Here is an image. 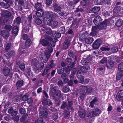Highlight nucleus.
<instances>
[{"instance_id":"obj_1","label":"nucleus","mask_w":123,"mask_h":123,"mask_svg":"<svg viewBox=\"0 0 123 123\" xmlns=\"http://www.w3.org/2000/svg\"><path fill=\"white\" fill-rule=\"evenodd\" d=\"M8 24V21L7 19H5L3 17L0 18V29L4 28L7 30L2 31L1 33V35L3 38H7L9 35V32L12 28L11 26L8 25L5 26L6 24Z\"/></svg>"},{"instance_id":"obj_2","label":"nucleus","mask_w":123,"mask_h":123,"mask_svg":"<svg viewBox=\"0 0 123 123\" xmlns=\"http://www.w3.org/2000/svg\"><path fill=\"white\" fill-rule=\"evenodd\" d=\"M47 15V17L45 18L44 19L45 23L53 27L57 26L58 24V22L52 20L53 15V12H48Z\"/></svg>"},{"instance_id":"obj_3","label":"nucleus","mask_w":123,"mask_h":123,"mask_svg":"<svg viewBox=\"0 0 123 123\" xmlns=\"http://www.w3.org/2000/svg\"><path fill=\"white\" fill-rule=\"evenodd\" d=\"M47 49L50 53L46 51L44 55L43 54L39 56L41 61L44 63H46L47 62L50 56V53L52 52L53 51V49L51 47H47Z\"/></svg>"},{"instance_id":"obj_4","label":"nucleus","mask_w":123,"mask_h":123,"mask_svg":"<svg viewBox=\"0 0 123 123\" xmlns=\"http://www.w3.org/2000/svg\"><path fill=\"white\" fill-rule=\"evenodd\" d=\"M109 20H105L103 22L100 24L99 25H96V26H93L92 28V31L94 32L97 29V28L99 29H101L104 28L107 25H110V22Z\"/></svg>"},{"instance_id":"obj_5","label":"nucleus","mask_w":123,"mask_h":123,"mask_svg":"<svg viewBox=\"0 0 123 123\" xmlns=\"http://www.w3.org/2000/svg\"><path fill=\"white\" fill-rule=\"evenodd\" d=\"M31 65L35 69L40 70L43 68L44 66V64L43 62L39 63L37 60L36 58H34L33 60Z\"/></svg>"},{"instance_id":"obj_6","label":"nucleus","mask_w":123,"mask_h":123,"mask_svg":"<svg viewBox=\"0 0 123 123\" xmlns=\"http://www.w3.org/2000/svg\"><path fill=\"white\" fill-rule=\"evenodd\" d=\"M100 110L97 108L93 109L87 115V117H92L96 116H98L101 113Z\"/></svg>"},{"instance_id":"obj_7","label":"nucleus","mask_w":123,"mask_h":123,"mask_svg":"<svg viewBox=\"0 0 123 123\" xmlns=\"http://www.w3.org/2000/svg\"><path fill=\"white\" fill-rule=\"evenodd\" d=\"M51 91L53 93V95L54 98L57 101L59 102L60 101V100H59V98H60L61 96V92L59 91H56L54 89H52Z\"/></svg>"},{"instance_id":"obj_8","label":"nucleus","mask_w":123,"mask_h":123,"mask_svg":"<svg viewBox=\"0 0 123 123\" xmlns=\"http://www.w3.org/2000/svg\"><path fill=\"white\" fill-rule=\"evenodd\" d=\"M43 111L41 109H39L40 116V118H46L47 115L48 110L45 108H43Z\"/></svg>"},{"instance_id":"obj_9","label":"nucleus","mask_w":123,"mask_h":123,"mask_svg":"<svg viewBox=\"0 0 123 123\" xmlns=\"http://www.w3.org/2000/svg\"><path fill=\"white\" fill-rule=\"evenodd\" d=\"M80 88L81 90L85 93H90L92 91V89L91 88H88L86 86H82L80 87Z\"/></svg>"},{"instance_id":"obj_10","label":"nucleus","mask_w":123,"mask_h":123,"mask_svg":"<svg viewBox=\"0 0 123 123\" xmlns=\"http://www.w3.org/2000/svg\"><path fill=\"white\" fill-rule=\"evenodd\" d=\"M123 98V90L120 91L117 94L116 98L118 101L121 100Z\"/></svg>"},{"instance_id":"obj_11","label":"nucleus","mask_w":123,"mask_h":123,"mask_svg":"<svg viewBox=\"0 0 123 123\" xmlns=\"http://www.w3.org/2000/svg\"><path fill=\"white\" fill-rule=\"evenodd\" d=\"M102 21L100 17L99 16L95 17L94 20L93 22L96 25H99V24Z\"/></svg>"},{"instance_id":"obj_12","label":"nucleus","mask_w":123,"mask_h":123,"mask_svg":"<svg viewBox=\"0 0 123 123\" xmlns=\"http://www.w3.org/2000/svg\"><path fill=\"white\" fill-rule=\"evenodd\" d=\"M45 38L46 39L48 40L51 41L52 43L51 46L54 47L55 45V40H53L48 35H46L45 36Z\"/></svg>"},{"instance_id":"obj_13","label":"nucleus","mask_w":123,"mask_h":123,"mask_svg":"<svg viewBox=\"0 0 123 123\" xmlns=\"http://www.w3.org/2000/svg\"><path fill=\"white\" fill-rule=\"evenodd\" d=\"M100 41L99 40H97L95 41L93 44V48L97 49L100 46Z\"/></svg>"},{"instance_id":"obj_14","label":"nucleus","mask_w":123,"mask_h":123,"mask_svg":"<svg viewBox=\"0 0 123 123\" xmlns=\"http://www.w3.org/2000/svg\"><path fill=\"white\" fill-rule=\"evenodd\" d=\"M18 31V28L17 26H14L12 31V34L13 36H15L17 35Z\"/></svg>"},{"instance_id":"obj_15","label":"nucleus","mask_w":123,"mask_h":123,"mask_svg":"<svg viewBox=\"0 0 123 123\" xmlns=\"http://www.w3.org/2000/svg\"><path fill=\"white\" fill-rule=\"evenodd\" d=\"M80 73V70H79L77 72V77L79 79L80 82L82 83L84 81V79L83 77L80 75L81 74V73Z\"/></svg>"},{"instance_id":"obj_16","label":"nucleus","mask_w":123,"mask_h":123,"mask_svg":"<svg viewBox=\"0 0 123 123\" xmlns=\"http://www.w3.org/2000/svg\"><path fill=\"white\" fill-rule=\"evenodd\" d=\"M40 43L44 46H49L50 44L48 41L44 39L41 40Z\"/></svg>"},{"instance_id":"obj_17","label":"nucleus","mask_w":123,"mask_h":123,"mask_svg":"<svg viewBox=\"0 0 123 123\" xmlns=\"http://www.w3.org/2000/svg\"><path fill=\"white\" fill-rule=\"evenodd\" d=\"M112 58H110V61L107 64V67L109 68H111L114 65V63L112 61Z\"/></svg>"},{"instance_id":"obj_18","label":"nucleus","mask_w":123,"mask_h":123,"mask_svg":"<svg viewBox=\"0 0 123 123\" xmlns=\"http://www.w3.org/2000/svg\"><path fill=\"white\" fill-rule=\"evenodd\" d=\"M2 15L3 16L9 17L11 16L10 12L7 10H5L2 12Z\"/></svg>"},{"instance_id":"obj_19","label":"nucleus","mask_w":123,"mask_h":123,"mask_svg":"<svg viewBox=\"0 0 123 123\" xmlns=\"http://www.w3.org/2000/svg\"><path fill=\"white\" fill-rule=\"evenodd\" d=\"M43 11L41 9H39L37 11L36 14L38 17H41L43 16Z\"/></svg>"},{"instance_id":"obj_20","label":"nucleus","mask_w":123,"mask_h":123,"mask_svg":"<svg viewBox=\"0 0 123 123\" xmlns=\"http://www.w3.org/2000/svg\"><path fill=\"white\" fill-rule=\"evenodd\" d=\"M78 114L79 116L81 118H84L85 116V113L84 111L83 110L81 111L78 112Z\"/></svg>"},{"instance_id":"obj_21","label":"nucleus","mask_w":123,"mask_h":123,"mask_svg":"<svg viewBox=\"0 0 123 123\" xmlns=\"http://www.w3.org/2000/svg\"><path fill=\"white\" fill-rule=\"evenodd\" d=\"M51 102L49 99H45L43 101L42 103L43 105H50L51 104Z\"/></svg>"},{"instance_id":"obj_22","label":"nucleus","mask_w":123,"mask_h":123,"mask_svg":"<svg viewBox=\"0 0 123 123\" xmlns=\"http://www.w3.org/2000/svg\"><path fill=\"white\" fill-rule=\"evenodd\" d=\"M123 79V72H120L119 74H117L116 77V79L117 80H119L120 78Z\"/></svg>"},{"instance_id":"obj_23","label":"nucleus","mask_w":123,"mask_h":123,"mask_svg":"<svg viewBox=\"0 0 123 123\" xmlns=\"http://www.w3.org/2000/svg\"><path fill=\"white\" fill-rule=\"evenodd\" d=\"M53 36L56 38L60 37L61 35L60 33L56 31H53L52 33Z\"/></svg>"},{"instance_id":"obj_24","label":"nucleus","mask_w":123,"mask_h":123,"mask_svg":"<svg viewBox=\"0 0 123 123\" xmlns=\"http://www.w3.org/2000/svg\"><path fill=\"white\" fill-rule=\"evenodd\" d=\"M101 50L102 51H108L110 49L109 47L107 45H103L100 48Z\"/></svg>"},{"instance_id":"obj_25","label":"nucleus","mask_w":123,"mask_h":123,"mask_svg":"<svg viewBox=\"0 0 123 123\" xmlns=\"http://www.w3.org/2000/svg\"><path fill=\"white\" fill-rule=\"evenodd\" d=\"M10 71L9 68L7 67H6L3 70V73L5 75L7 76L8 75Z\"/></svg>"},{"instance_id":"obj_26","label":"nucleus","mask_w":123,"mask_h":123,"mask_svg":"<svg viewBox=\"0 0 123 123\" xmlns=\"http://www.w3.org/2000/svg\"><path fill=\"white\" fill-rule=\"evenodd\" d=\"M85 42L87 44L91 43L93 41V40L92 38L90 37L86 38L85 40Z\"/></svg>"},{"instance_id":"obj_27","label":"nucleus","mask_w":123,"mask_h":123,"mask_svg":"<svg viewBox=\"0 0 123 123\" xmlns=\"http://www.w3.org/2000/svg\"><path fill=\"white\" fill-rule=\"evenodd\" d=\"M121 9L120 6H117L115 7L113 10V12L115 13H118Z\"/></svg>"},{"instance_id":"obj_28","label":"nucleus","mask_w":123,"mask_h":123,"mask_svg":"<svg viewBox=\"0 0 123 123\" xmlns=\"http://www.w3.org/2000/svg\"><path fill=\"white\" fill-rule=\"evenodd\" d=\"M8 112L9 113H11L12 116H15L18 113L17 111H12V109H10L8 110Z\"/></svg>"},{"instance_id":"obj_29","label":"nucleus","mask_w":123,"mask_h":123,"mask_svg":"<svg viewBox=\"0 0 123 123\" xmlns=\"http://www.w3.org/2000/svg\"><path fill=\"white\" fill-rule=\"evenodd\" d=\"M51 65H53V64H52L49 66H47L44 70V72L42 73V74L43 75L44 74H47L48 70L51 68Z\"/></svg>"},{"instance_id":"obj_30","label":"nucleus","mask_w":123,"mask_h":123,"mask_svg":"<svg viewBox=\"0 0 123 123\" xmlns=\"http://www.w3.org/2000/svg\"><path fill=\"white\" fill-rule=\"evenodd\" d=\"M122 20L121 19H119L116 22V25L117 27H119L122 25Z\"/></svg>"},{"instance_id":"obj_31","label":"nucleus","mask_w":123,"mask_h":123,"mask_svg":"<svg viewBox=\"0 0 123 123\" xmlns=\"http://www.w3.org/2000/svg\"><path fill=\"white\" fill-rule=\"evenodd\" d=\"M100 10V8L98 7H95L93 8L92 10V11L94 13H96L98 12Z\"/></svg>"},{"instance_id":"obj_32","label":"nucleus","mask_w":123,"mask_h":123,"mask_svg":"<svg viewBox=\"0 0 123 123\" xmlns=\"http://www.w3.org/2000/svg\"><path fill=\"white\" fill-rule=\"evenodd\" d=\"M23 81L22 80H21L17 82L16 83V85L17 87H20L23 84Z\"/></svg>"},{"instance_id":"obj_33","label":"nucleus","mask_w":123,"mask_h":123,"mask_svg":"<svg viewBox=\"0 0 123 123\" xmlns=\"http://www.w3.org/2000/svg\"><path fill=\"white\" fill-rule=\"evenodd\" d=\"M54 10L56 12H58L60 10L61 8L57 5H55L54 6Z\"/></svg>"},{"instance_id":"obj_34","label":"nucleus","mask_w":123,"mask_h":123,"mask_svg":"<svg viewBox=\"0 0 123 123\" xmlns=\"http://www.w3.org/2000/svg\"><path fill=\"white\" fill-rule=\"evenodd\" d=\"M69 44L70 41L69 40H67V41H65L64 42V48L65 49H67L69 46Z\"/></svg>"},{"instance_id":"obj_35","label":"nucleus","mask_w":123,"mask_h":123,"mask_svg":"<svg viewBox=\"0 0 123 123\" xmlns=\"http://www.w3.org/2000/svg\"><path fill=\"white\" fill-rule=\"evenodd\" d=\"M31 41L30 39H28L26 41L25 45L26 47H28L30 46L31 44Z\"/></svg>"},{"instance_id":"obj_36","label":"nucleus","mask_w":123,"mask_h":123,"mask_svg":"<svg viewBox=\"0 0 123 123\" xmlns=\"http://www.w3.org/2000/svg\"><path fill=\"white\" fill-rule=\"evenodd\" d=\"M118 68L120 72L123 71V63H121L119 65Z\"/></svg>"},{"instance_id":"obj_37","label":"nucleus","mask_w":123,"mask_h":123,"mask_svg":"<svg viewBox=\"0 0 123 123\" xmlns=\"http://www.w3.org/2000/svg\"><path fill=\"white\" fill-rule=\"evenodd\" d=\"M15 54V52L14 51H11L10 52V55H5V54H4V55L5 56H6V57L7 59H8L9 58V57L11 56H13V55H14Z\"/></svg>"},{"instance_id":"obj_38","label":"nucleus","mask_w":123,"mask_h":123,"mask_svg":"<svg viewBox=\"0 0 123 123\" xmlns=\"http://www.w3.org/2000/svg\"><path fill=\"white\" fill-rule=\"evenodd\" d=\"M76 70L75 69H73L72 71L71 74L70 76V79L71 80H72L74 78V76L75 75Z\"/></svg>"},{"instance_id":"obj_39","label":"nucleus","mask_w":123,"mask_h":123,"mask_svg":"<svg viewBox=\"0 0 123 123\" xmlns=\"http://www.w3.org/2000/svg\"><path fill=\"white\" fill-rule=\"evenodd\" d=\"M29 96V95L28 94H26L25 95L23 96L22 98V100L24 101H26L28 99V98Z\"/></svg>"},{"instance_id":"obj_40","label":"nucleus","mask_w":123,"mask_h":123,"mask_svg":"<svg viewBox=\"0 0 123 123\" xmlns=\"http://www.w3.org/2000/svg\"><path fill=\"white\" fill-rule=\"evenodd\" d=\"M97 101L96 99H95L93 100L90 103L89 106L91 107H92L94 104H95L96 102Z\"/></svg>"},{"instance_id":"obj_41","label":"nucleus","mask_w":123,"mask_h":123,"mask_svg":"<svg viewBox=\"0 0 123 123\" xmlns=\"http://www.w3.org/2000/svg\"><path fill=\"white\" fill-rule=\"evenodd\" d=\"M59 30L62 33H64L65 31V28L64 27H61Z\"/></svg>"},{"instance_id":"obj_42","label":"nucleus","mask_w":123,"mask_h":123,"mask_svg":"<svg viewBox=\"0 0 123 123\" xmlns=\"http://www.w3.org/2000/svg\"><path fill=\"white\" fill-rule=\"evenodd\" d=\"M63 69L62 68H59L57 70V72L58 74H62L63 73Z\"/></svg>"},{"instance_id":"obj_43","label":"nucleus","mask_w":123,"mask_h":123,"mask_svg":"<svg viewBox=\"0 0 123 123\" xmlns=\"http://www.w3.org/2000/svg\"><path fill=\"white\" fill-rule=\"evenodd\" d=\"M20 98V97H18V96L15 97V98H14L13 100L14 102H17L19 100V99Z\"/></svg>"},{"instance_id":"obj_44","label":"nucleus","mask_w":123,"mask_h":123,"mask_svg":"<svg viewBox=\"0 0 123 123\" xmlns=\"http://www.w3.org/2000/svg\"><path fill=\"white\" fill-rule=\"evenodd\" d=\"M72 62V60L70 58L67 59L66 61V63L68 65L70 64Z\"/></svg>"},{"instance_id":"obj_45","label":"nucleus","mask_w":123,"mask_h":123,"mask_svg":"<svg viewBox=\"0 0 123 123\" xmlns=\"http://www.w3.org/2000/svg\"><path fill=\"white\" fill-rule=\"evenodd\" d=\"M107 61V59L106 57H104L103 58L101 61L100 62L102 64L105 63Z\"/></svg>"},{"instance_id":"obj_46","label":"nucleus","mask_w":123,"mask_h":123,"mask_svg":"<svg viewBox=\"0 0 123 123\" xmlns=\"http://www.w3.org/2000/svg\"><path fill=\"white\" fill-rule=\"evenodd\" d=\"M63 90L64 92L66 93L69 91V89L68 87H65L63 88Z\"/></svg>"},{"instance_id":"obj_47","label":"nucleus","mask_w":123,"mask_h":123,"mask_svg":"<svg viewBox=\"0 0 123 123\" xmlns=\"http://www.w3.org/2000/svg\"><path fill=\"white\" fill-rule=\"evenodd\" d=\"M111 50L112 51L115 52L118 50V48L117 47H114L112 48Z\"/></svg>"},{"instance_id":"obj_48","label":"nucleus","mask_w":123,"mask_h":123,"mask_svg":"<svg viewBox=\"0 0 123 123\" xmlns=\"http://www.w3.org/2000/svg\"><path fill=\"white\" fill-rule=\"evenodd\" d=\"M95 3L96 4H102V0H95Z\"/></svg>"},{"instance_id":"obj_49","label":"nucleus","mask_w":123,"mask_h":123,"mask_svg":"<svg viewBox=\"0 0 123 123\" xmlns=\"http://www.w3.org/2000/svg\"><path fill=\"white\" fill-rule=\"evenodd\" d=\"M36 24L37 25H39L42 23V21L41 20L39 19H37L35 21Z\"/></svg>"},{"instance_id":"obj_50","label":"nucleus","mask_w":123,"mask_h":123,"mask_svg":"<svg viewBox=\"0 0 123 123\" xmlns=\"http://www.w3.org/2000/svg\"><path fill=\"white\" fill-rule=\"evenodd\" d=\"M19 66L20 69L22 70H24L25 67V65L24 63L20 64Z\"/></svg>"},{"instance_id":"obj_51","label":"nucleus","mask_w":123,"mask_h":123,"mask_svg":"<svg viewBox=\"0 0 123 123\" xmlns=\"http://www.w3.org/2000/svg\"><path fill=\"white\" fill-rule=\"evenodd\" d=\"M35 123H45L43 121L42 119H41L40 120L39 118L38 120H37L35 121Z\"/></svg>"},{"instance_id":"obj_52","label":"nucleus","mask_w":123,"mask_h":123,"mask_svg":"<svg viewBox=\"0 0 123 123\" xmlns=\"http://www.w3.org/2000/svg\"><path fill=\"white\" fill-rule=\"evenodd\" d=\"M41 6V3H37L35 4V7L36 9H38L40 8Z\"/></svg>"},{"instance_id":"obj_53","label":"nucleus","mask_w":123,"mask_h":123,"mask_svg":"<svg viewBox=\"0 0 123 123\" xmlns=\"http://www.w3.org/2000/svg\"><path fill=\"white\" fill-rule=\"evenodd\" d=\"M46 33L49 34H50L53 33L51 30L50 29H47L46 30Z\"/></svg>"},{"instance_id":"obj_54","label":"nucleus","mask_w":123,"mask_h":123,"mask_svg":"<svg viewBox=\"0 0 123 123\" xmlns=\"http://www.w3.org/2000/svg\"><path fill=\"white\" fill-rule=\"evenodd\" d=\"M16 22L18 24L20 23L21 21V18L20 17H18L16 18Z\"/></svg>"},{"instance_id":"obj_55","label":"nucleus","mask_w":123,"mask_h":123,"mask_svg":"<svg viewBox=\"0 0 123 123\" xmlns=\"http://www.w3.org/2000/svg\"><path fill=\"white\" fill-rule=\"evenodd\" d=\"M27 117V116L26 115H24L22 116L20 120L22 122L24 121L25 120Z\"/></svg>"},{"instance_id":"obj_56","label":"nucleus","mask_w":123,"mask_h":123,"mask_svg":"<svg viewBox=\"0 0 123 123\" xmlns=\"http://www.w3.org/2000/svg\"><path fill=\"white\" fill-rule=\"evenodd\" d=\"M26 72L28 74H30L31 73V69L30 68H27L26 70Z\"/></svg>"},{"instance_id":"obj_57","label":"nucleus","mask_w":123,"mask_h":123,"mask_svg":"<svg viewBox=\"0 0 123 123\" xmlns=\"http://www.w3.org/2000/svg\"><path fill=\"white\" fill-rule=\"evenodd\" d=\"M11 43H8L6 46L5 48V49L6 50H9V49L11 46Z\"/></svg>"},{"instance_id":"obj_58","label":"nucleus","mask_w":123,"mask_h":123,"mask_svg":"<svg viewBox=\"0 0 123 123\" xmlns=\"http://www.w3.org/2000/svg\"><path fill=\"white\" fill-rule=\"evenodd\" d=\"M72 104V102L71 101H69L68 104V105H67V108L68 109H69L70 107L71 106Z\"/></svg>"},{"instance_id":"obj_59","label":"nucleus","mask_w":123,"mask_h":123,"mask_svg":"<svg viewBox=\"0 0 123 123\" xmlns=\"http://www.w3.org/2000/svg\"><path fill=\"white\" fill-rule=\"evenodd\" d=\"M20 113L22 114H24L25 112V110L22 108L20 109Z\"/></svg>"},{"instance_id":"obj_60","label":"nucleus","mask_w":123,"mask_h":123,"mask_svg":"<svg viewBox=\"0 0 123 123\" xmlns=\"http://www.w3.org/2000/svg\"><path fill=\"white\" fill-rule=\"evenodd\" d=\"M110 2V0H102V4L105 3L106 4L108 3H109Z\"/></svg>"},{"instance_id":"obj_61","label":"nucleus","mask_w":123,"mask_h":123,"mask_svg":"<svg viewBox=\"0 0 123 123\" xmlns=\"http://www.w3.org/2000/svg\"><path fill=\"white\" fill-rule=\"evenodd\" d=\"M27 102L28 103H31L33 102V100L32 98H30L27 100Z\"/></svg>"},{"instance_id":"obj_62","label":"nucleus","mask_w":123,"mask_h":123,"mask_svg":"<svg viewBox=\"0 0 123 123\" xmlns=\"http://www.w3.org/2000/svg\"><path fill=\"white\" fill-rule=\"evenodd\" d=\"M4 6V8L6 9L10 7L8 3L5 4Z\"/></svg>"},{"instance_id":"obj_63","label":"nucleus","mask_w":123,"mask_h":123,"mask_svg":"<svg viewBox=\"0 0 123 123\" xmlns=\"http://www.w3.org/2000/svg\"><path fill=\"white\" fill-rule=\"evenodd\" d=\"M52 3V1L51 0H47L46 2V4L47 5H49Z\"/></svg>"},{"instance_id":"obj_64","label":"nucleus","mask_w":123,"mask_h":123,"mask_svg":"<svg viewBox=\"0 0 123 123\" xmlns=\"http://www.w3.org/2000/svg\"><path fill=\"white\" fill-rule=\"evenodd\" d=\"M23 39L24 40H26L28 38V36L26 34H24L23 35Z\"/></svg>"}]
</instances>
